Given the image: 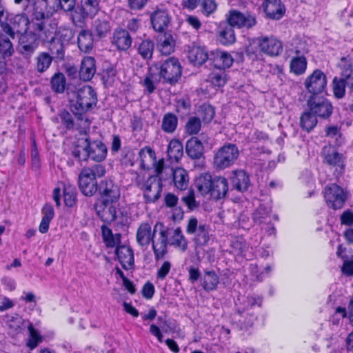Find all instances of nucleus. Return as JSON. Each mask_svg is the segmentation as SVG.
<instances>
[{
	"mask_svg": "<svg viewBox=\"0 0 353 353\" xmlns=\"http://www.w3.org/2000/svg\"><path fill=\"white\" fill-rule=\"evenodd\" d=\"M213 178L209 173H203L198 176L194 181V185L201 195L208 196L212 188Z\"/></svg>",
	"mask_w": 353,
	"mask_h": 353,
	"instance_id": "c756f323",
	"label": "nucleus"
},
{
	"mask_svg": "<svg viewBox=\"0 0 353 353\" xmlns=\"http://www.w3.org/2000/svg\"><path fill=\"white\" fill-rule=\"evenodd\" d=\"M160 231L154 236L152 241V248L154 252L155 259L159 260L163 259L167 253V247L168 244V239L165 229L163 225L159 224Z\"/></svg>",
	"mask_w": 353,
	"mask_h": 353,
	"instance_id": "dca6fc26",
	"label": "nucleus"
},
{
	"mask_svg": "<svg viewBox=\"0 0 353 353\" xmlns=\"http://www.w3.org/2000/svg\"><path fill=\"white\" fill-rule=\"evenodd\" d=\"M37 4L41 8L42 17L52 14L59 8L58 0H38Z\"/></svg>",
	"mask_w": 353,
	"mask_h": 353,
	"instance_id": "79ce46f5",
	"label": "nucleus"
},
{
	"mask_svg": "<svg viewBox=\"0 0 353 353\" xmlns=\"http://www.w3.org/2000/svg\"><path fill=\"white\" fill-rule=\"evenodd\" d=\"M159 226L157 223L153 230L148 223H142L137 231V241L141 246H148L152 241L154 236L157 232V228Z\"/></svg>",
	"mask_w": 353,
	"mask_h": 353,
	"instance_id": "412c9836",
	"label": "nucleus"
},
{
	"mask_svg": "<svg viewBox=\"0 0 353 353\" xmlns=\"http://www.w3.org/2000/svg\"><path fill=\"white\" fill-rule=\"evenodd\" d=\"M112 43L120 50H128L132 44L129 32L125 30H117L114 32Z\"/></svg>",
	"mask_w": 353,
	"mask_h": 353,
	"instance_id": "72a5a7b5",
	"label": "nucleus"
},
{
	"mask_svg": "<svg viewBox=\"0 0 353 353\" xmlns=\"http://www.w3.org/2000/svg\"><path fill=\"white\" fill-rule=\"evenodd\" d=\"M181 75V66L175 58H169L161 64H154L144 79L143 85L148 94L152 93L161 79L170 84L175 83Z\"/></svg>",
	"mask_w": 353,
	"mask_h": 353,
	"instance_id": "f257e3e1",
	"label": "nucleus"
},
{
	"mask_svg": "<svg viewBox=\"0 0 353 353\" xmlns=\"http://www.w3.org/2000/svg\"><path fill=\"white\" fill-rule=\"evenodd\" d=\"M88 157L92 160L101 162L103 161L107 156V148L105 145L100 141H93L90 142L87 138V143Z\"/></svg>",
	"mask_w": 353,
	"mask_h": 353,
	"instance_id": "b1692460",
	"label": "nucleus"
},
{
	"mask_svg": "<svg viewBox=\"0 0 353 353\" xmlns=\"http://www.w3.org/2000/svg\"><path fill=\"white\" fill-rule=\"evenodd\" d=\"M6 323L11 332L13 333H17L19 332L22 329L23 320L21 316L18 315L14 316H7Z\"/></svg>",
	"mask_w": 353,
	"mask_h": 353,
	"instance_id": "052dcab7",
	"label": "nucleus"
},
{
	"mask_svg": "<svg viewBox=\"0 0 353 353\" xmlns=\"http://www.w3.org/2000/svg\"><path fill=\"white\" fill-rule=\"evenodd\" d=\"M227 20L230 26L238 28H252L256 24V16L250 12L243 13L236 10L229 12Z\"/></svg>",
	"mask_w": 353,
	"mask_h": 353,
	"instance_id": "9b49d317",
	"label": "nucleus"
},
{
	"mask_svg": "<svg viewBox=\"0 0 353 353\" xmlns=\"http://www.w3.org/2000/svg\"><path fill=\"white\" fill-rule=\"evenodd\" d=\"M168 244L182 252L188 249V240L180 228L165 229Z\"/></svg>",
	"mask_w": 353,
	"mask_h": 353,
	"instance_id": "a211bd4d",
	"label": "nucleus"
},
{
	"mask_svg": "<svg viewBox=\"0 0 353 353\" xmlns=\"http://www.w3.org/2000/svg\"><path fill=\"white\" fill-rule=\"evenodd\" d=\"M101 232L103 240L107 247L113 248L120 242L121 235L118 233L114 234L109 228L103 225Z\"/></svg>",
	"mask_w": 353,
	"mask_h": 353,
	"instance_id": "37998d69",
	"label": "nucleus"
},
{
	"mask_svg": "<svg viewBox=\"0 0 353 353\" xmlns=\"http://www.w3.org/2000/svg\"><path fill=\"white\" fill-rule=\"evenodd\" d=\"M177 124V117L174 114L167 113L163 118L161 128L164 132L172 133L176 130Z\"/></svg>",
	"mask_w": 353,
	"mask_h": 353,
	"instance_id": "8fccbe9b",
	"label": "nucleus"
},
{
	"mask_svg": "<svg viewBox=\"0 0 353 353\" xmlns=\"http://www.w3.org/2000/svg\"><path fill=\"white\" fill-rule=\"evenodd\" d=\"M52 58L46 52H42L37 57V70L39 72H43L50 67Z\"/></svg>",
	"mask_w": 353,
	"mask_h": 353,
	"instance_id": "13d9d810",
	"label": "nucleus"
},
{
	"mask_svg": "<svg viewBox=\"0 0 353 353\" xmlns=\"http://www.w3.org/2000/svg\"><path fill=\"white\" fill-rule=\"evenodd\" d=\"M134 181L137 186L143 192L146 203H154L160 198L163 180H161L157 174L150 176L147 179L137 174Z\"/></svg>",
	"mask_w": 353,
	"mask_h": 353,
	"instance_id": "39448f33",
	"label": "nucleus"
},
{
	"mask_svg": "<svg viewBox=\"0 0 353 353\" xmlns=\"http://www.w3.org/2000/svg\"><path fill=\"white\" fill-rule=\"evenodd\" d=\"M239 154V152L236 145L225 144L215 153L213 160L214 166L219 170L227 168L235 162Z\"/></svg>",
	"mask_w": 353,
	"mask_h": 353,
	"instance_id": "0eeeda50",
	"label": "nucleus"
},
{
	"mask_svg": "<svg viewBox=\"0 0 353 353\" xmlns=\"http://www.w3.org/2000/svg\"><path fill=\"white\" fill-rule=\"evenodd\" d=\"M219 283V278L214 271L205 272L202 280L201 285L206 291H212L216 289Z\"/></svg>",
	"mask_w": 353,
	"mask_h": 353,
	"instance_id": "ea45409f",
	"label": "nucleus"
},
{
	"mask_svg": "<svg viewBox=\"0 0 353 353\" xmlns=\"http://www.w3.org/2000/svg\"><path fill=\"white\" fill-rule=\"evenodd\" d=\"M307 103L310 110L319 117L327 118L332 113V105L328 99L322 96H311Z\"/></svg>",
	"mask_w": 353,
	"mask_h": 353,
	"instance_id": "f8f14e48",
	"label": "nucleus"
},
{
	"mask_svg": "<svg viewBox=\"0 0 353 353\" xmlns=\"http://www.w3.org/2000/svg\"><path fill=\"white\" fill-rule=\"evenodd\" d=\"M99 192L102 201H117L120 196L119 186L112 180L108 179L101 181L99 185Z\"/></svg>",
	"mask_w": 353,
	"mask_h": 353,
	"instance_id": "f3484780",
	"label": "nucleus"
},
{
	"mask_svg": "<svg viewBox=\"0 0 353 353\" xmlns=\"http://www.w3.org/2000/svg\"><path fill=\"white\" fill-rule=\"evenodd\" d=\"M334 95L337 99H342L345 97L346 82L343 77H335L332 83Z\"/></svg>",
	"mask_w": 353,
	"mask_h": 353,
	"instance_id": "3c124183",
	"label": "nucleus"
},
{
	"mask_svg": "<svg viewBox=\"0 0 353 353\" xmlns=\"http://www.w3.org/2000/svg\"><path fill=\"white\" fill-rule=\"evenodd\" d=\"M154 44L151 41H143L138 47V52L144 59H150L152 56Z\"/></svg>",
	"mask_w": 353,
	"mask_h": 353,
	"instance_id": "bf43d9fd",
	"label": "nucleus"
},
{
	"mask_svg": "<svg viewBox=\"0 0 353 353\" xmlns=\"http://www.w3.org/2000/svg\"><path fill=\"white\" fill-rule=\"evenodd\" d=\"M264 11L270 18L279 19L285 9L280 0H266L264 3Z\"/></svg>",
	"mask_w": 353,
	"mask_h": 353,
	"instance_id": "473e14b6",
	"label": "nucleus"
},
{
	"mask_svg": "<svg viewBox=\"0 0 353 353\" xmlns=\"http://www.w3.org/2000/svg\"><path fill=\"white\" fill-rule=\"evenodd\" d=\"M52 89L58 93H63L65 88V78L63 74L57 73L51 79Z\"/></svg>",
	"mask_w": 353,
	"mask_h": 353,
	"instance_id": "4d7b16f0",
	"label": "nucleus"
},
{
	"mask_svg": "<svg viewBox=\"0 0 353 353\" xmlns=\"http://www.w3.org/2000/svg\"><path fill=\"white\" fill-rule=\"evenodd\" d=\"M156 174L163 181L173 183L174 186L180 190H185L189 185L188 172L181 167L175 168L165 166L164 159H161L156 168Z\"/></svg>",
	"mask_w": 353,
	"mask_h": 353,
	"instance_id": "7ed1b4c3",
	"label": "nucleus"
},
{
	"mask_svg": "<svg viewBox=\"0 0 353 353\" xmlns=\"http://www.w3.org/2000/svg\"><path fill=\"white\" fill-rule=\"evenodd\" d=\"M39 46V41L30 32L23 34L20 38L19 51L25 56L33 53Z\"/></svg>",
	"mask_w": 353,
	"mask_h": 353,
	"instance_id": "bb28decb",
	"label": "nucleus"
},
{
	"mask_svg": "<svg viewBox=\"0 0 353 353\" xmlns=\"http://www.w3.org/2000/svg\"><path fill=\"white\" fill-rule=\"evenodd\" d=\"M261 303V300L259 297L248 296L238 298L236 307L239 316L238 321L241 325V328L247 329L254 324L256 316L251 310L254 305H260Z\"/></svg>",
	"mask_w": 353,
	"mask_h": 353,
	"instance_id": "423d86ee",
	"label": "nucleus"
},
{
	"mask_svg": "<svg viewBox=\"0 0 353 353\" xmlns=\"http://www.w3.org/2000/svg\"><path fill=\"white\" fill-rule=\"evenodd\" d=\"M187 57L189 61L194 65H201L208 59V54L205 48L192 44L188 46Z\"/></svg>",
	"mask_w": 353,
	"mask_h": 353,
	"instance_id": "5701e85b",
	"label": "nucleus"
},
{
	"mask_svg": "<svg viewBox=\"0 0 353 353\" xmlns=\"http://www.w3.org/2000/svg\"><path fill=\"white\" fill-rule=\"evenodd\" d=\"M185 230L187 234L194 236L193 241L198 247L206 245L210 241L209 227L199 223L194 216L188 219Z\"/></svg>",
	"mask_w": 353,
	"mask_h": 353,
	"instance_id": "1a4fd4ad",
	"label": "nucleus"
},
{
	"mask_svg": "<svg viewBox=\"0 0 353 353\" xmlns=\"http://www.w3.org/2000/svg\"><path fill=\"white\" fill-rule=\"evenodd\" d=\"M174 40L170 34L165 33L157 38V48L162 54H170L174 49Z\"/></svg>",
	"mask_w": 353,
	"mask_h": 353,
	"instance_id": "f704fd0d",
	"label": "nucleus"
},
{
	"mask_svg": "<svg viewBox=\"0 0 353 353\" xmlns=\"http://www.w3.org/2000/svg\"><path fill=\"white\" fill-rule=\"evenodd\" d=\"M307 68L306 59L303 55L294 57L290 63V70L296 75L302 74Z\"/></svg>",
	"mask_w": 353,
	"mask_h": 353,
	"instance_id": "a18cd8bd",
	"label": "nucleus"
},
{
	"mask_svg": "<svg viewBox=\"0 0 353 353\" xmlns=\"http://www.w3.org/2000/svg\"><path fill=\"white\" fill-rule=\"evenodd\" d=\"M317 123L316 115L313 114L311 111L304 112L300 119V124L301 128L310 132L312 130Z\"/></svg>",
	"mask_w": 353,
	"mask_h": 353,
	"instance_id": "de8ad7c7",
	"label": "nucleus"
},
{
	"mask_svg": "<svg viewBox=\"0 0 353 353\" xmlns=\"http://www.w3.org/2000/svg\"><path fill=\"white\" fill-rule=\"evenodd\" d=\"M150 20L153 28L157 32H163L170 22V17L167 10L162 8H157L151 14Z\"/></svg>",
	"mask_w": 353,
	"mask_h": 353,
	"instance_id": "aec40b11",
	"label": "nucleus"
},
{
	"mask_svg": "<svg viewBox=\"0 0 353 353\" xmlns=\"http://www.w3.org/2000/svg\"><path fill=\"white\" fill-rule=\"evenodd\" d=\"M31 27L32 30L30 29V32L37 37L38 41L51 42L57 35L54 28H47L41 20L37 19L32 23Z\"/></svg>",
	"mask_w": 353,
	"mask_h": 353,
	"instance_id": "6ab92c4d",
	"label": "nucleus"
},
{
	"mask_svg": "<svg viewBox=\"0 0 353 353\" xmlns=\"http://www.w3.org/2000/svg\"><path fill=\"white\" fill-rule=\"evenodd\" d=\"M138 161L142 169L149 170L151 166H153L156 172V168L160 162V159L157 161L155 152L150 147L145 146L140 150Z\"/></svg>",
	"mask_w": 353,
	"mask_h": 353,
	"instance_id": "4be33fe9",
	"label": "nucleus"
},
{
	"mask_svg": "<svg viewBox=\"0 0 353 353\" xmlns=\"http://www.w3.org/2000/svg\"><path fill=\"white\" fill-rule=\"evenodd\" d=\"M91 31L98 38L105 37L110 31L109 22L105 19H96L92 23Z\"/></svg>",
	"mask_w": 353,
	"mask_h": 353,
	"instance_id": "58836bf2",
	"label": "nucleus"
},
{
	"mask_svg": "<svg viewBox=\"0 0 353 353\" xmlns=\"http://www.w3.org/2000/svg\"><path fill=\"white\" fill-rule=\"evenodd\" d=\"M167 154L172 162H178L183 154L182 143L177 139L170 141L167 148Z\"/></svg>",
	"mask_w": 353,
	"mask_h": 353,
	"instance_id": "e433bc0d",
	"label": "nucleus"
},
{
	"mask_svg": "<svg viewBox=\"0 0 353 353\" xmlns=\"http://www.w3.org/2000/svg\"><path fill=\"white\" fill-rule=\"evenodd\" d=\"M218 39L221 43L225 46L232 44L236 39L234 31L232 26L223 28L219 34Z\"/></svg>",
	"mask_w": 353,
	"mask_h": 353,
	"instance_id": "09e8293b",
	"label": "nucleus"
},
{
	"mask_svg": "<svg viewBox=\"0 0 353 353\" xmlns=\"http://www.w3.org/2000/svg\"><path fill=\"white\" fill-rule=\"evenodd\" d=\"M206 81L214 87H222L226 82L225 73L221 70L212 71Z\"/></svg>",
	"mask_w": 353,
	"mask_h": 353,
	"instance_id": "5fc2aeb1",
	"label": "nucleus"
},
{
	"mask_svg": "<svg viewBox=\"0 0 353 353\" xmlns=\"http://www.w3.org/2000/svg\"><path fill=\"white\" fill-rule=\"evenodd\" d=\"M198 114L203 122L209 123L214 118V110L210 105L204 104L200 107Z\"/></svg>",
	"mask_w": 353,
	"mask_h": 353,
	"instance_id": "e2e57ef3",
	"label": "nucleus"
},
{
	"mask_svg": "<svg viewBox=\"0 0 353 353\" xmlns=\"http://www.w3.org/2000/svg\"><path fill=\"white\" fill-rule=\"evenodd\" d=\"M230 179L232 187L239 192L246 191L250 185V176L243 170L234 171Z\"/></svg>",
	"mask_w": 353,
	"mask_h": 353,
	"instance_id": "cd10ccee",
	"label": "nucleus"
},
{
	"mask_svg": "<svg viewBox=\"0 0 353 353\" xmlns=\"http://www.w3.org/2000/svg\"><path fill=\"white\" fill-rule=\"evenodd\" d=\"M69 108L78 120L83 122L84 132L89 129L90 122L85 118V113L96 105L97 94L91 86L84 85L75 91L68 93Z\"/></svg>",
	"mask_w": 353,
	"mask_h": 353,
	"instance_id": "f03ea898",
	"label": "nucleus"
},
{
	"mask_svg": "<svg viewBox=\"0 0 353 353\" xmlns=\"http://www.w3.org/2000/svg\"><path fill=\"white\" fill-rule=\"evenodd\" d=\"M327 85L325 74L320 70H314L305 81V86L309 92L317 95L324 91Z\"/></svg>",
	"mask_w": 353,
	"mask_h": 353,
	"instance_id": "2eb2a0df",
	"label": "nucleus"
},
{
	"mask_svg": "<svg viewBox=\"0 0 353 353\" xmlns=\"http://www.w3.org/2000/svg\"><path fill=\"white\" fill-rule=\"evenodd\" d=\"M28 329L29 331V339L26 345L30 350H33L37 346L39 343L41 342L42 337L39 332L34 328L32 323H29Z\"/></svg>",
	"mask_w": 353,
	"mask_h": 353,
	"instance_id": "6e6d98bb",
	"label": "nucleus"
},
{
	"mask_svg": "<svg viewBox=\"0 0 353 353\" xmlns=\"http://www.w3.org/2000/svg\"><path fill=\"white\" fill-rule=\"evenodd\" d=\"M228 191V183L223 176L213 178V183L210 192L209 198L219 200L224 198Z\"/></svg>",
	"mask_w": 353,
	"mask_h": 353,
	"instance_id": "a878e982",
	"label": "nucleus"
},
{
	"mask_svg": "<svg viewBox=\"0 0 353 353\" xmlns=\"http://www.w3.org/2000/svg\"><path fill=\"white\" fill-rule=\"evenodd\" d=\"M13 52L14 49L9 39L0 41V69L4 68L6 59L10 57Z\"/></svg>",
	"mask_w": 353,
	"mask_h": 353,
	"instance_id": "c03bdc74",
	"label": "nucleus"
},
{
	"mask_svg": "<svg viewBox=\"0 0 353 353\" xmlns=\"http://www.w3.org/2000/svg\"><path fill=\"white\" fill-rule=\"evenodd\" d=\"M117 201H101L95 205V210L98 216L103 222H122L121 218L119 217L118 212L117 211L116 207L114 204Z\"/></svg>",
	"mask_w": 353,
	"mask_h": 353,
	"instance_id": "ddd939ff",
	"label": "nucleus"
},
{
	"mask_svg": "<svg viewBox=\"0 0 353 353\" xmlns=\"http://www.w3.org/2000/svg\"><path fill=\"white\" fill-rule=\"evenodd\" d=\"M270 207H265L264 205H261L253 214L254 221L261 225L268 220H271L270 215Z\"/></svg>",
	"mask_w": 353,
	"mask_h": 353,
	"instance_id": "603ef678",
	"label": "nucleus"
},
{
	"mask_svg": "<svg viewBox=\"0 0 353 353\" xmlns=\"http://www.w3.org/2000/svg\"><path fill=\"white\" fill-rule=\"evenodd\" d=\"M105 174V168L102 164L83 168L79 176V187L81 192L87 196L94 194L97 190L96 179L103 176Z\"/></svg>",
	"mask_w": 353,
	"mask_h": 353,
	"instance_id": "20e7f679",
	"label": "nucleus"
},
{
	"mask_svg": "<svg viewBox=\"0 0 353 353\" xmlns=\"http://www.w3.org/2000/svg\"><path fill=\"white\" fill-rule=\"evenodd\" d=\"M63 35L65 37H67L65 40L68 41L71 38V30H64L63 33L59 32L56 38L50 42L49 50L57 59H63L64 56V43L61 40V37Z\"/></svg>",
	"mask_w": 353,
	"mask_h": 353,
	"instance_id": "393cba45",
	"label": "nucleus"
},
{
	"mask_svg": "<svg viewBox=\"0 0 353 353\" xmlns=\"http://www.w3.org/2000/svg\"><path fill=\"white\" fill-rule=\"evenodd\" d=\"M213 54L214 66L221 70L229 68L234 62L233 57L228 52L216 50Z\"/></svg>",
	"mask_w": 353,
	"mask_h": 353,
	"instance_id": "c9c22d12",
	"label": "nucleus"
},
{
	"mask_svg": "<svg viewBox=\"0 0 353 353\" xmlns=\"http://www.w3.org/2000/svg\"><path fill=\"white\" fill-rule=\"evenodd\" d=\"M63 199L65 205L72 207L76 203V194L74 188H65L63 190Z\"/></svg>",
	"mask_w": 353,
	"mask_h": 353,
	"instance_id": "69168bd1",
	"label": "nucleus"
},
{
	"mask_svg": "<svg viewBox=\"0 0 353 353\" xmlns=\"http://www.w3.org/2000/svg\"><path fill=\"white\" fill-rule=\"evenodd\" d=\"M115 254L123 268L129 270L134 265V254L132 250L126 245L117 248Z\"/></svg>",
	"mask_w": 353,
	"mask_h": 353,
	"instance_id": "c85d7f7f",
	"label": "nucleus"
},
{
	"mask_svg": "<svg viewBox=\"0 0 353 353\" xmlns=\"http://www.w3.org/2000/svg\"><path fill=\"white\" fill-rule=\"evenodd\" d=\"M324 197L327 206L335 210L341 208L346 200L344 190L335 183L325 188Z\"/></svg>",
	"mask_w": 353,
	"mask_h": 353,
	"instance_id": "9d476101",
	"label": "nucleus"
},
{
	"mask_svg": "<svg viewBox=\"0 0 353 353\" xmlns=\"http://www.w3.org/2000/svg\"><path fill=\"white\" fill-rule=\"evenodd\" d=\"M303 43L295 41L290 46L287 48V53L288 56L293 57L294 54L297 56L303 55L304 49L303 48Z\"/></svg>",
	"mask_w": 353,
	"mask_h": 353,
	"instance_id": "338daca9",
	"label": "nucleus"
},
{
	"mask_svg": "<svg viewBox=\"0 0 353 353\" xmlns=\"http://www.w3.org/2000/svg\"><path fill=\"white\" fill-rule=\"evenodd\" d=\"M78 46L79 49L84 52H89L93 46L92 33L88 30H81L77 39Z\"/></svg>",
	"mask_w": 353,
	"mask_h": 353,
	"instance_id": "a19ab883",
	"label": "nucleus"
},
{
	"mask_svg": "<svg viewBox=\"0 0 353 353\" xmlns=\"http://www.w3.org/2000/svg\"><path fill=\"white\" fill-rule=\"evenodd\" d=\"M8 21L4 25L3 24L2 30L5 33L10 35L12 38L14 37V33L18 34H26L30 32V29L32 30L31 25L35 21L30 22L26 15L17 14L12 18L8 17Z\"/></svg>",
	"mask_w": 353,
	"mask_h": 353,
	"instance_id": "6e6552de",
	"label": "nucleus"
},
{
	"mask_svg": "<svg viewBox=\"0 0 353 353\" xmlns=\"http://www.w3.org/2000/svg\"><path fill=\"white\" fill-rule=\"evenodd\" d=\"M186 153L192 159H199L203 154V145L196 137H192L186 143Z\"/></svg>",
	"mask_w": 353,
	"mask_h": 353,
	"instance_id": "4c0bfd02",
	"label": "nucleus"
},
{
	"mask_svg": "<svg viewBox=\"0 0 353 353\" xmlns=\"http://www.w3.org/2000/svg\"><path fill=\"white\" fill-rule=\"evenodd\" d=\"M87 137L78 140V144L72 151V155L79 161H84L88 157Z\"/></svg>",
	"mask_w": 353,
	"mask_h": 353,
	"instance_id": "49530a36",
	"label": "nucleus"
},
{
	"mask_svg": "<svg viewBox=\"0 0 353 353\" xmlns=\"http://www.w3.org/2000/svg\"><path fill=\"white\" fill-rule=\"evenodd\" d=\"M100 0H81L83 13L89 17L95 15L99 10Z\"/></svg>",
	"mask_w": 353,
	"mask_h": 353,
	"instance_id": "864d4df0",
	"label": "nucleus"
},
{
	"mask_svg": "<svg viewBox=\"0 0 353 353\" xmlns=\"http://www.w3.org/2000/svg\"><path fill=\"white\" fill-rule=\"evenodd\" d=\"M256 41L261 51L268 55L276 57L279 55L283 51L281 41L273 36L260 37Z\"/></svg>",
	"mask_w": 353,
	"mask_h": 353,
	"instance_id": "4468645a",
	"label": "nucleus"
},
{
	"mask_svg": "<svg viewBox=\"0 0 353 353\" xmlns=\"http://www.w3.org/2000/svg\"><path fill=\"white\" fill-rule=\"evenodd\" d=\"M96 72L95 60L92 57H84L81 61L79 77L84 81L90 80Z\"/></svg>",
	"mask_w": 353,
	"mask_h": 353,
	"instance_id": "2f4dec72",
	"label": "nucleus"
},
{
	"mask_svg": "<svg viewBox=\"0 0 353 353\" xmlns=\"http://www.w3.org/2000/svg\"><path fill=\"white\" fill-rule=\"evenodd\" d=\"M341 70V76L346 82L347 88L350 93H353V66L350 59L342 57L339 63Z\"/></svg>",
	"mask_w": 353,
	"mask_h": 353,
	"instance_id": "7c9ffc66",
	"label": "nucleus"
},
{
	"mask_svg": "<svg viewBox=\"0 0 353 353\" xmlns=\"http://www.w3.org/2000/svg\"><path fill=\"white\" fill-rule=\"evenodd\" d=\"M341 158V154L334 150H332L331 151L329 150L327 153L325 150H324V161L329 165H339Z\"/></svg>",
	"mask_w": 353,
	"mask_h": 353,
	"instance_id": "0e129e2a",
	"label": "nucleus"
},
{
	"mask_svg": "<svg viewBox=\"0 0 353 353\" xmlns=\"http://www.w3.org/2000/svg\"><path fill=\"white\" fill-rule=\"evenodd\" d=\"M216 9L214 0H203L201 2V12L206 16L213 13Z\"/></svg>",
	"mask_w": 353,
	"mask_h": 353,
	"instance_id": "774afa93",
	"label": "nucleus"
},
{
	"mask_svg": "<svg viewBox=\"0 0 353 353\" xmlns=\"http://www.w3.org/2000/svg\"><path fill=\"white\" fill-rule=\"evenodd\" d=\"M201 130L200 118L196 117H191L188 119L185 124V132L190 134H196Z\"/></svg>",
	"mask_w": 353,
	"mask_h": 353,
	"instance_id": "680f3d73",
	"label": "nucleus"
}]
</instances>
